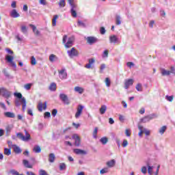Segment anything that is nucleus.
<instances>
[{"label": "nucleus", "mask_w": 175, "mask_h": 175, "mask_svg": "<svg viewBox=\"0 0 175 175\" xmlns=\"http://www.w3.org/2000/svg\"><path fill=\"white\" fill-rule=\"evenodd\" d=\"M59 78L62 80H64L65 79H66V77H68V74L66 73V72H65V69L63 68L59 72Z\"/></svg>", "instance_id": "16"}, {"label": "nucleus", "mask_w": 175, "mask_h": 175, "mask_svg": "<svg viewBox=\"0 0 175 175\" xmlns=\"http://www.w3.org/2000/svg\"><path fill=\"white\" fill-rule=\"evenodd\" d=\"M2 94V96L5 99H9L12 96V92H9L5 88H0V95Z\"/></svg>", "instance_id": "6"}, {"label": "nucleus", "mask_w": 175, "mask_h": 175, "mask_svg": "<svg viewBox=\"0 0 175 175\" xmlns=\"http://www.w3.org/2000/svg\"><path fill=\"white\" fill-rule=\"evenodd\" d=\"M66 3H65V0H59V8H65Z\"/></svg>", "instance_id": "39"}, {"label": "nucleus", "mask_w": 175, "mask_h": 175, "mask_svg": "<svg viewBox=\"0 0 175 175\" xmlns=\"http://www.w3.org/2000/svg\"><path fill=\"white\" fill-rule=\"evenodd\" d=\"M44 105V107H43ZM43 109L44 110H46L47 109V102L45 101L43 104V103L40 102L38 105V111H43Z\"/></svg>", "instance_id": "10"}, {"label": "nucleus", "mask_w": 175, "mask_h": 175, "mask_svg": "<svg viewBox=\"0 0 175 175\" xmlns=\"http://www.w3.org/2000/svg\"><path fill=\"white\" fill-rule=\"evenodd\" d=\"M87 42L90 44H94V43H96L99 42V40L96 37L94 36H88L86 38Z\"/></svg>", "instance_id": "8"}, {"label": "nucleus", "mask_w": 175, "mask_h": 175, "mask_svg": "<svg viewBox=\"0 0 175 175\" xmlns=\"http://www.w3.org/2000/svg\"><path fill=\"white\" fill-rule=\"evenodd\" d=\"M0 107L1 109H3V110H8L6 105H5L3 103H0Z\"/></svg>", "instance_id": "59"}, {"label": "nucleus", "mask_w": 175, "mask_h": 175, "mask_svg": "<svg viewBox=\"0 0 175 175\" xmlns=\"http://www.w3.org/2000/svg\"><path fill=\"white\" fill-rule=\"evenodd\" d=\"M49 90L50 91H52L53 92L57 91V83H51L49 85Z\"/></svg>", "instance_id": "25"}, {"label": "nucleus", "mask_w": 175, "mask_h": 175, "mask_svg": "<svg viewBox=\"0 0 175 175\" xmlns=\"http://www.w3.org/2000/svg\"><path fill=\"white\" fill-rule=\"evenodd\" d=\"M138 129L139 130L138 135L139 137H142L143 136V133H144L143 126L138 124Z\"/></svg>", "instance_id": "30"}, {"label": "nucleus", "mask_w": 175, "mask_h": 175, "mask_svg": "<svg viewBox=\"0 0 175 175\" xmlns=\"http://www.w3.org/2000/svg\"><path fill=\"white\" fill-rule=\"evenodd\" d=\"M72 139L75 141V144L77 147H79L80 146L81 139L80 137L77 134H74L72 135Z\"/></svg>", "instance_id": "13"}, {"label": "nucleus", "mask_w": 175, "mask_h": 175, "mask_svg": "<svg viewBox=\"0 0 175 175\" xmlns=\"http://www.w3.org/2000/svg\"><path fill=\"white\" fill-rule=\"evenodd\" d=\"M157 117H158V115L157 113H151L141 118L140 122H142L143 124H146V122H150L151 120L157 118Z\"/></svg>", "instance_id": "5"}, {"label": "nucleus", "mask_w": 175, "mask_h": 175, "mask_svg": "<svg viewBox=\"0 0 175 175\" xmlns=\"http://www.w3.org/2000/svg\"><path fill=\"white\" fill-rule=\"evenodd\" d=\"M137 91L142 92V83H138L136 87H135Z\"/></svg>", "instance_id": "49"}, {"label": "nucleus", "mask_w": 175, "mask_h": 175, "mask_svg": "<svg viewBox=\"0 0 175 175\" xmlns=\"http://www.w3.org/2000/svg\"><path fill=\"white\" fill-rule=\"evenodd\" d=\"M16 39H17L18 42H23V38H24L23 36H21V37H20V34H17L15 36Z\"/></svg>", "instance_id": "51"}, {"label": "nucleus", "mask_w": 175, "mask_h": 175, "mask_svg": "<svg viewBox=\"0 0 175 175\" xmlns=\"http://www.w3.org/2000/svg\"><path fill=\"white\" fill-rule=\"evenodd\" d=\"M107 172H109V169L107 168H103L100 171V173L101 174H105V173H107Z\"/></svg>", "instance_id": "55"}, {"label": "nucleus", "mask_w": 175, "mask_h": 175, "mask_svg": "<svg viewBox=\"0 0 175 175\" xmlns=\"http://www.w3.org/2000/svg\"><path fill=\"white\" fill-rule=\"evenodd\" d=\"M68 3H69L70 6V13L71 16L74 17V18H76L77 17V12H76V10L77 9V3L75 2V0H68Z\"/></svg>", "instance_id": "3"}, {"label": "nucleus", "mask_w": 175, "mask_h": 175, "mask_svg": "<svg viewBox=\"0 0 175 175\" xmlns=\"http://www.w3.org/2000/svg\"><path fill=\"white\" fill-rule=\"evenodd\" d=\"M31 87H32V83H27L24 85V88L27 90V91H29Z\"/></svg>", "instance_id": "42"}, {"label": "nucleus", "mask_w": 175, "mask_h": 175, "mask_svg": "<svg viewBox=\"0 0 175 175\" xmlns=\"http://www.w3.org/2000/svg\"><path fill=\"white\" fill-rule=\"evenodd\" d=\"M55 161V154H54V153L49 154V162H50L51 163H54Z\"/></svg>", "instance_id": "26"}, {"label": "nucleus", "mask_w": 175, "mask_h": 175, "mask_svg": "<svg viewBox=\"0 0 175 175\" xmlns=\"http://www.w3.org/2000/svg\"><path fill=\"white\" fill-rule=\"evenodd\" d=\"M166 129H167V126H163L159 130V133L160 135H163L165 132H166Z\"/></svg>", "instance_id": "32"}, {"label": "nucleus", "mask_w": 175, "mask_h": 175, "mask_svg": "<svg viewBox=\"0 0 175 175\" xmlns=\"http://www.w3.org/2000/svg\"><path fill=\"white\" fill-rule=\"evenodd\" d=\"M125 134L127 137H129V136H131V130L126 129Z\"/></svg>", "instance_id": "62"}, {"label": "nucleus", "mask_w": 175, "mask_h": 175, "mask_svg": "<svg viewBox=\"0 0 175 175\" xmlns=\"http://www.w3.org/2000/svg\"><path fill=\"white\" fill-rule=\"evenodd\" d=\"M10 16H11V17H12L13 18H17L18 17L20 16V14H18V12H17V10L13 9V10L10 12Z\"/></svg>", "instance_id": "17"}, {"label": "nucleus", "mask_w": 175, "mask_h": 175, "mask_svg": "<svg viewBox=\"0 0 175 175\" xmlns=\"http://www.w3.org/2000/svg\"><path fill=\"white\" fill-rule=\"evenodd\" d=\"M173 96H165V99H167L168 100V102H173Z\"/></svg>", "instance_id": "50"}, {"label": "nucleus", "mask_w": 175, "mask_h": 175, "mask_svg": "<svg viewBox=\"0 0 175 175\" xmlns=\"http://www.w3.org/2000/svg\"><path fill=\"white\" fill-rule=\"evenodd\" d=\"M21 29V32L23 33L24 34L28 32V29H27V27L25 25H22Z\"/></svg>", "instance_id": "41"}, {"label": "nucleus", "mask_w": 175, "mask_h": 175, "mask_svg": "<svg viewBox=\"0 0 175 175\" xmlns=\"http://www.w3.org/2000/svg\"><path fill=\"white\" fill-rule=\"evenodd\" d=\"M66 41H67V42H66ZM74 42H75V36L69 37L68 39V36H66V35L64 36L63 43L64 44L66 49H70V47H72V46H73Z\"/></svg>", "instance_id": "2"}, {"label": "nucleus", "mask_w": 175, "mask_h": 175, "mask_svg": "<svg viewBox=\"0 0 175 175\" xmlns=\"http://www.w3.org/2000/svg\"><path fill=\"white\" fill-rule=\"evenodd\" d=\"M58 18V15H54L52 19V25L53 27H55L57 25V19Z\"/></svg>", "instance_id": "35"}, {"label": "nucleus", "mask_w": 175, "mask_h": 175, "mask_svg": "<svg viewBox=\"0 0 175 175\" xmlns=\"http://www.w3.org/2000/svg\"><path fill=\"white\" fill-rule=\"evenodd\" d=\"M31 64L33 66L36 65V59L35 58L34 56H31Z\"/></svg>", "instance_id": "46"}, {"label": "nucleus", "mask_w": 175, "mask_h": 175, "mask_svg": "<svg viewBox=\"0 0 175 175\" xmlns=\"http://www.w3.org/2000/svg\"><path fill=\"white\" fill-rule=\"evenodd\" d=\"M170 74L172 73L173 75H175V68H174V66H171L170 67Z\"/></svg>", "instance_id": "64"}, {"label": "nucleus", "mask_w": 175, "mask_h": 175, "mask_svg": "<svg viewBox=\"0 0 175 175\" xmlns=\"http://www.w3.org/2000/svg\"><path fill=\"white\" fill-rule=\"evenodd\" d=\"M12 129H13V126L8 125L5 128V136H9L10 135V133L12 132Z\"/></svg>", "instance_id": "21"}, {"label": "nucleus", "mask_w": 175, "mask_h": 175, "mask_svg": "<svg viewBox=\"0 0 175 175\" xmlns=\"http://www.w3.org/2000/svg\"><path fill=\"white\" fill-rule=\"evenodd\" d=\"M66 170V164L65 163H62L59 164V170Z\"/></svg>", "instance_id": "38"}, {"label": "nucleus", "mask_w": 175, "mask_h": 175, "mask_svg": "<svg viewBox=\"0 0 175 175\" xmlns=\"http://www.w3.org/2000/svg\"><path fill=\"white\" fill-rule=\"evenodd\" d=\"M107 166H108V167H114V166H116V160L111 159V160L107 161Z\"/></svg>", "instance_id": "20"}, {"label": "nucleus", "mask_w": 175, "mask_h": 175, "mask_svg": "<svg viewBox=\"0 0 175 175\" xmlns=\"http://www.w3.org/2000/svg\"><path fill=\"white\" fill-rule=\"evenodd\" d=\"M105 84L107 87H110V85H111V81H110V78H105Z\"/></svg>", "instance_id": "40"}, {"label": "nucleus", "mask_w": 175, "mask_h": 175, "mask_svg": "<svg viewBox=\"0 0 175 175\" xmlns=\"http://www.w3.org/2000/svg\"><path fill=\"white\" fill-rule=\"evenodd\" d=\"M10 173L12 175H18V172L16 171L15 170H11Z\"/></svg>", "instance_id": "61"}, {"label": "nucleus", "mask_w": 175, "mask_h": 175, "mask_svg": "<svg viewBox=\"0 0 175 175\" xmlns=\"http://www.w3.org/2000/svg\"><path fill=\"white\" fill-rule=\"evenodd\" d=\"M74 90L75 92H78V94H83V92H84V89L79 86H76Z\"/></svg>", "instance_id": "29"}, {"label": "nucleus", "mask_w": 175, "mask_h": 175, "mask_svg": "<svg viewBox=\"0 0 175 175\" xmlns=\"http://www.w3.org/2000/svg\"><path fill=\"white\" fill-rule=\"evenodd\" d=\"M2 72L3 73L4 76H5V77H9L10 76L9 75V72H8V70H6L5 68L3 69Z\"/></svg>", "instance_id": "52"}, {"label": "nucleus", "mask_w": 175, "mask_h": 175, "mask_svg": "<svg viewBox=\"0 0 175 175\" xmlns=\"http://www.w3.org/2000/svg\"><path fill=\"white\" fill-rule=\"evenodd\" d=\"M118 38L116 35H111L109 36V43L112 44L113 43L116 44V43H118Z\"/></svg>", "instance_id": "14"}, {"label": "nucleus", "mask_w": 175, "mask_h": 175, "mask_svg": "<svg viewBox=\"0 0 175 175\" xmlns=\"http://www.w3.org/2000/svg\"><path fill=\"white\" fill-rule=\"evenodd\" d=\"M152 169H154L153 166H150L148 164V174H152Z\"/></svg>", "instance_id": "47"}, {"label": "nucleus", "mask_w": 175, "mask_h": 175, "mask_svg": "<svg viewBox=\"0 0 175 175\" xmlns=\"http://www.w3.org/2000/svg\"><path fill=\"white\" fill-rule=\"evenodd\" d=\"M100 142L103 145L107 144V142H109V139L107 138V137H103L100 138Z\"/></svg>", "instance_id": "34"}, {"label": "nucleus", "mask_w": 175, "mask_h": 175, "mask_svg": "<svg viewBox=\"0 0 175 175\" xmlns=\"http://www.w3.org/2000/svg\"><path fill=\"white\" fill-rule=\"evenodd\" d=\"M4 154L5 155H8L9 157V155H11L12 154V150H10V148H5Z\"/></svg>", "instance_id": "37"}, {"label": "nucleus", "mask_w": 175, "mask_h": 175, "mask_svg": "<svg viewBox=\"0 0 175 175\" xmlns=\"http://www.w3.org/2000/svg\"><path fill=\"white\" fill-rule=\"evenodd\" d=\"M57 113H58V110H57V109H53L51 113L53 117H55V116H57Z\"/></svg>", "instance_id": "57"}, {"label": "nucleus", "mask_w": 175, "mask_h": 175, "mask_svg": "<svg viewBox=\"0 0 175 175\" xmlns=\"http://www.w3.org/2000/svg\"><path fill=\"white\" fill-rule=\"evenodd\" d=\"M5 59H6L7 62L10 64L11 62H13V59H14V57L10 55H7L5 56Z\"/></svg>", "instance_id": "31"}, {"label": "nucleus", "mask_w": 175, "mask_h": 175, "mask_svg": "<svg viewBox=\"0 0 175 175\" xmlns=\"http://www.w3.org/2000/svg\"><path fill=\"white\" fill-rule=\"evenodd\" d=\"M122 146L124 148L126 147V146H128V141L126 139H124Z\"/></svg>", "instance_id": "60"}, {"label": "nucleus", "mask_w": 175, "mask_h": 175, "mask_svg": "<svg viewBox=\"0 0 175 175\" xmlns=\"http://www.w3.org/2000/svg\"><path fill=\"white\" fill-rule=\"evenodd\" d=\"M33 152H36V154H39L42 152V148H40V146L37 145L34 146V148H33Z\"/></svg>", "instance_id": "27"}, {"label": "nucleus", "mask_w": 175, "mask_h": 175, "mask_svg": "<svg viewBox=\"0 0 175 175\" xmlns=\"http://www.w3.org/2000/svg\"><path fill=\"white\" fill-rule=\"evenodd\" d=\"M23 163L24 166H25V167H27L28 169H32L33 167L32 165L29 164V161H28V160L27 159H24L23 161Z\"/></svg>", "instance_id": "24"}, {"label": "nucleus", "mask_w": 175, "mask_h": 175, "mask_svg": "<svg viewBox=\"0 0 175 175\" xmlns=\"http://www.w3.org/2000/svg\"><path fill=\"white\" fill-rule=\"evenodd\" d=\"M5 117H7V118H14L16 117V114L13 112L7 111L4 113Z\"/></svg>", "instance_id": "19"}, {"label": "nucleus", "mask_w": 175, "mask_h": 175, "mask_svg": "<svg viewBox=\"0 0 175 175\" xmlns=\"http://www.w3.org/2000/svg\"><path fill=\"white\" fill-rule=\"evenodd\" d=\"M109 57V51L105 49L103 53V58H107Z\"/></svg>", "instance_id": "43"}, {"label": "nucleus", "mask_w": 175, "mask_h": 175, "mask_svg": "<svg viewBox=\"0 0 175 175\" xmlns=\"http://www.w3.org/2000/svg\"><path fill=\"white\" fill-rule=\"evenodd\" d=\"M55 59H58V57L55 55L51 54V55H49L50 62H54Z\"/></svg>", "instance_id": "36"}, {"label": "nucleus", "mask_w": 175, "mask_h": 175, "mask_svg": "<svg viewBox=\"0 0 175 175\" xmlns=\"http://www.w3.org/2000/svg\"><path fill=\"white\" fill-rule=\"evenodd\" d=\"M161 76H170V71L167 70L165 68L161 69Z\"/></svg>", "instance_id": "22"}, {"label": "nucleus", "mask_w": 175, "mask_h": 175, "mask_svg": "<svg viewBox=\"0 0 175 175\" xmlns=\"http://www.w3.org/2000/svg\"><path fill=\"white\" fill-rule=\"evenodd\" d=\"M141 172L144 174H146L147 173V167H146V166L142 167V170H141Z\"/></svg>", "instance_id": "56"}, {"label": "nucleus", "mask_w": 175, "mask_h": 175, "mask_svg": "<svg viewBox=\"0 0 175 175\" xmlns=\"http://www.w3.org/2000/svg\"><path fill=\"white\" fill-rule=\"evenodd\" d=\"M74 152L77 155H85L87 154V152H85V150L79 148L74 149Z\"/></svg>", "instance_id": "18"}, {"label": "nucleus", "mask_w": 175, "mask_h": 175, "mask_svg": "<svg viewBox=\"0 0 175 175\" xmlns=\"http://www.w3.org/2000/svg\"><path fill=\"white\" fill-rule=\"evenodd\" d=\"M160 16L163 17V18H166V12L163 10H160Z\"/></svg>", "instance_id": "45"}, {"label": "nucleus", "mask_w": 175, "mask_h": 175, "mask_svg": "<svg viewBox=\"0 0 175 175\" xmlns=\"http://www.w3.org/2000/svg\"><path fill=\"white\" fill-rule=\"evenodd\" d=\"M59 99H61V100H62V102H64L65 105H69V103H70L69 102V99L68 98V96H66V94H60Z\"/></svg>", "instance_id": "9"}, {"label": "nucleus", "mask_w": 175, "mask_h": 175, "mask_svg": "<svg viewBox=\"0 0 175 175\" xmlns=\"http://www.w3.org/2000/svg\"><path fill=\"white\" fill-rule=\"evenodd\" d=\"M116 25H121V16L117 14L115 18Z\"/></svg>", "instance_id": "28"}, {"label": "nucleus", "mask_w": 175, "mask_h": 175, "mask_svg": "<svg viewBox=\"0 0 175 175\" xmlns=\"http://www.w3.org/2000/svg\"><path fill=\"white\" fill-rule=\"evenodd\" d=\"M79 27H83V28H85L86 25H85V23H84L83 21H78V23H77Z\"/></svg>", "instance_id": "48"}, {"label": "nucleus", "mask_w": 175, "mask_h": 175, "mask_svg": "<svg viewBox=\"0 0 175 175\" xmlns=\"http://www.w3.org/2000/svg\"><path fill=\"white\" fill-rule=\"evenodd\" d=\"M105 69H106V64H102L100 66V73H103Z\"/></svg>", "instance_id": "44"}, {"label": "nucleus", "mask_w": 175, "mask_h": 175, "mask_svg": "<svg viewBox=\"0 0 175 175\" xmlns=\"http://www.w3.org/2000/svg\"><path fill=\"white\" fill-rule=\"evenodd\" d=\"M16 137L20 140H22V142H29V139H31V134L28 133L27 129H25V135L22 133H17Z\"/></svg>", "instance_id": "4"}, {"label": "nucleus", "mask_w": 175, "mask_h": 175, "mask_svg": "<svg viewBox=\"0 0 175 175\" xmlns=\"http://www.w3.org/2000/svg\"><path fill=\"white\" fill-rule=\"evenodd\" d=\"M155 24V21L152 20L149 23V28H154V25Z\"/></svg>", "instance_id": "58"}, {"label": "nucleus", "mask_w": 175, "mask_h": 175, "mask_svg": "<svg viewBox=\"0 0 175 175\" xmlns=\"http://www.w3.org/2000/svg\"><path fill=\"white\" fill-rule=\"evenodd\" d=\"M14 96L16 98L14 100L15 106L16 107H19L22 104V110L23 111H25V109H27V100L23 96V94L20 92H14ZM21 102V103H20Z\"/></svg>", "instance_id": "1"}, {"label": "nucleus", "mask_w": 175, "mask_h": 175, "mask_svg": "<svg viewBox=\"0 0 175 175\" xmlns=\"http://www.w3.org/2000/svg\"><path fill=\"white\" fill-rule=\"evenodd\" d=\"M88 64L85 65V68H86V69H91L92 68V64H95V59L90 58L88 59Z\"/></svg>", "instance_id": "15"}, {"label": "nucleus", "mask_w": 175, "mask_h": 175, "mask_svg": "<svg viewBox=\"0 0 175 175\" xmlns=\"http://www.w3.org/2000/svg\"><path fill=\"white\" fill-rule=\"evenodd\" d=\"M83 109H84V106L79 105L77 109V112L75 113V118H79L81 116V113H83Z\"/></svg>", "instance_id": "12"}, {"label": "nucleus", "mask_w": 175, "mask_h": 175, "mask_svg": "<svg viewBox=\"0 0 175 175\" xmlns=\"http://www.w3.org/2000/svg\"><path fill=\"white\" fill-rule=\"evenodd\" d=\"M100 33L101 35H105V33H106V29H105V27H102L100 28Z\"/></svg>", "instance_id": "53"}, {"label": "nucleus", "mask_w": 175, "mask_h": 175, "mask_svg": "<svg viewBox=\"0 0 175 175\" xmlns=\"http://www.w3.org/2000/svg\"><path fill=\"white\" fill-rule=\"evenodd\" d=\"M13 148L15 154H21L22 150L19 146H17V145H13Z\"/></svg>", "instance_id": "23"}, {"label": "nucleus", "mask_w": 175, "mask_h": 175, "mask_svg": "<svg viewBox=\"0 0 175 175\" xmlns=\"http://www.w3.org/2000/svg\"><path fill=\"white\" fill-rule=\"evenodd\" d=\"M106 110H107V107L106 105H102L100 108V113L105 114V113H106Z\"/></svg>", "instance_id": "33"}, {"label": "nucleus", "mask_w": 175, "mask_h": 175, "mask_svg": "<svg viewBox=\"0 0 175 175\" xmlns=\"http://www.w3.org/2000/svg\"><path fill=\"white\" fill-rule=\"evenodd\" d=\"M144 133H145L146 136H150V131H148L146 129H144Z\"/></svg>", "instance_id": "63"}, {"label": "nucleus", "mask_w": 175, "mask_h": 175, "mask_svg": "<svg viewBox=\"0 0 175 175\" xmlns=\"http://www.w3.org/2000/svg\"><path fill=\"white\" fill-rule=\"evenodd\" d=\"M44 118H50V117H51V113H50V112H45L44 113Z\"/></svg>", "instance_id": "54"}, {"label": "nucleus", "mask_w": 175, "mask_h": 175, "mask_svg": "<svg viewBox=\"0 0 175 175\" xmlns=\"http://www.w3.org/2000/svg\"><path fill=\"white\" fill-rule=\"evenodd\" d=\"M67 54L70 58H73V57H77L79 55V51L75 48H72L70 51H67Z\"/></svg>", "instance_id": "7"}, {"label": "nucleus", "mask_w": 175, "mask_h": 175, "mask_svg": "<svg viewBox=\"0 0 175 175\" xmlns=\"http://www.w3.org/2000/svg\"><path fill=\"white\" fill-rule=\"evenodd\" d=\"M131 85H133V79H125L124 81V88L125 90H128Z\"/></svg>", "instance_id": "11"}]
</instances>
